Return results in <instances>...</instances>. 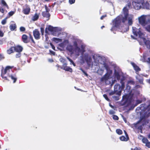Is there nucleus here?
Segmentation results:
<instances>
[{
    "label": "nucleus",
    "instance_id": "f257e3e1",
    "mask_svg": "<svg viewBox=\"0 0 150 150\" xmlns=\"http://www.w3.org/2000/svg\"><path fill=\"white\" fill-rule=\"evenodd\" d=\"M131 6V3L130 2H129L122 9V13L124 16H122V15H120L114 20L113 21V25L116 28H119L121 24V22L124 23L127 20L128 17L129 15V9L127 7L129 8Z\"/></svg>",
    "mask_w": 150,
    "mask_h": 150
},
{
    "label": "nucleus",
    "instance_id": "f03ea898",
    "mask_svg": "<svg viewBox=\"0 0 150 150\" xmlns=\"http://www.w3.org/2000/svg\"><path fill=\"white\" fill-rule=\"evenodd\" d=\"M146 110H144V112H143V113H141L140 120L137 123L133 124L132 127H134L135 129H137L139 126L138 125L141 122L142 124V125H146L149 123V120L148 119V118L150 115L149 110L148 111Z\"/></svg>",
    "mask_w": 150,
    "mask_h": 150
},
{
    "label": "nucleus",
    "instance_id": "7ed1b4c3",
    "mask_svg": "<svg viewBox=\"0 0 150 150\" xmlns=\"http://www.w3.org/2000/svg\"><path fill=\"white\" fill-rule=\"evenodd\" d=\"M21 40L22 41L25 43H28L30 42V40L31 42L34 44H35V42L33 40V37L31 34H29V38L28 36L25 34L23 35L21 37Z\"/></svg>",
    "mask_w": 150,
    "mask_h": 150
},
{
    "label": "nucleus",
    "instance_id": "20e7f679",
    "mask_svg": "<svg viewBox=\"0 0 150 150\" xmlns=\"http://www.w3.org/2000/svg\"><path fill=\"white\" fill-rule=\"evenodd\" d=\"M132 28L133 33L134 35L137 37L138 36L139 38H141L144 39V35L141 31V28L138 29L135 27H133Z\"/></svg>",
    "mask_w": 150,
    "mask_h": 150
},
{
    "label": "nucleus",
    "instance_id": "39448f33",
    "mask_svg": "<svg viewBox=\"0 0 150 150\" xmlns=\"http://www.w3.org/2000/svg\"><path fill=\"white\" fill-rule=\"evenodd\" d=\"M67 63H65L64 64H63L62 66H61L58 64H57L56 67L59 68H60L61 69H62L66 71H69L70 72H72L73 71L72 69L70 68V67L67 66Z\"/></svg>",
    "mask_w": 150,
    "mask_h": 150
},
{
    "label": "nucleus",
    "instance_id": "423d86ee",
    "mask_svg": "<svg viewBox=\"0 0 150 150\" xmlns=\"http://www.w3.org/2000/svg\"><path fill=\"white\" fill-rule=\"evenodd\" d=\"M109 77L110 75L108 74V73H106L101 78L100 81L102 82H105V83L107 85L109 84L110 83V81L109 80Z\"/></svg>",
    "mask_w": 150,
    "mask_h": 150
},
{
    "label": "nucleus",
    "instance_id": "0eeeda50",
    "mask_svg": "<svg viewBox=\"0 0 150 150\" xmlns=\"http://www.w3.org/2000/svg\"><path fill=\"white\" fill-rule=\"evenodd\" d=\"M148 20L146 21V17L144 15L142 16L139 18V23L142 26H145L146 25L148 22Z\"/></svg>",
    "mask_w": 150,
    "mask_h": 150
},
{
    "label": "nucleus",
    "instance_id": "6e6552de",
    "mask_svg": "<svg viewBox=\"0 0 150 150\" xmlns=\"http://www.w3.org/2000/svg\"><path fill=\"white\" fill-rule=\"evenodd\" d=\"M123 100H125L124 104L127 105H130L132 103V98H129L127 96H123L122 97Z\"/></svg>",
    "mask_w": 150,
    "mask_h": 150
},
{
    "label": "nucleus",
    "instance_id": "1a4fd4ad",
    "mask_svg": "<svg viewBox=\"0 0 150 150\" xmlns=\"http://www.w3.org/2000/svg\"><path fill=\"white\" fill-rule=\"evenodd\" d=\"M33 34L35 38L37 40H39L40 38V34L38 29H35L33 31Z\"/></svg>",
    "mask_w": 150,
    "mask_h": 150
},
{
    "label": "nucleus",
    "instance_id": "9d476101",
    "mask_svg": "<svg viewBox=\"0 0 150 150\" xmlns=\"http://www.w3.org/2000/svg\"><path fill=\"white\" fill-rule=\"evenodd\" d=\"M13 66H8L5 67V69L3 70H2L1 71V75L2 76V77L3 78H4L6 79H7V78L6 77H4L3 76L6 74V73L7 72L8 70L11 69L12 68H13Z\"/></svg>",
    "mask_w": 150,
    "mask_h": 150
},
{
    "label": "nucleus",
    "instance_id": "9b49d317",
    "mask_svg": "<svg viewBox=\"0 0 150 150\" xmlns=\"http://www.w3.org/2000/svg\"><path fill=\"white\" fill-rule=\"evenodd\" d=\"M81 49L78 46L74 48L76 51L80 52L81 54H82L85 52V47L83 45H81Z\"/></svg>",
    "mask_w": 150,
    "mask_h": 150
},
{
    "label": "nucleus",
    "instance_id": "f8f14e48",
    "mask_svg": "<svg viewBox=\"0 0 150 150\" xmlns=\"http://www.w3.org/2000/svg\"><path fill=\"white\" fill-rule=\"evenodd\" d=\"M138 2H135L133 4L134 8L136 10H139L141 8L142 0H139Z\"/></svg>",
    "mask_w": 150,
    "mask_h": 150
},
{
    "label": "nucleus",
    "instance_id": "ddd939ff",
    "mask_svg": "<svg viewBox=\"0 0 150 150\" xmlns=\"http://www.w3.org/2000/svg\"><path fill=\"white\" fill-rule=\"evenodd\" d=\"M47 7L46 6L45 9L46 11L42 12V15L44 17L48 18L47 20H48L50 19V15L49 13V11L47 10Z\"/></svg>",
    "mask_w": 150,
    "mask_h": 150
},
{
    "label": "nucleus",
    "instance_id": "4468645a",
    "mask_svg": "<svg viewBox=\"0 0 150 150\" xmlns=\"http://www.w3.org/2000/svg\"><path fill=\"white\" fill-rule=\"evenodd\" d=\"M30 11V7L26 5L25 8H23L22 10V12L25 15H28L29 14Z\"/></svg>",
    "mask_w": 150,
    "mask_h": 150
},
{
    "label": "nucleus",
    "instance_id": "2eb2a0df",
    "mask_svg": "<svg viewBox=\"0 0 150 150\" xmlns=\"http://www.w3.org/2000/svg\"><path fill=\"white\" fill-rule=\"evenodd\" d=\"M23 50V47L19 45H17L14 46V50L16 52H21Z\"/></svg>",
    "mask_w": 150,
    "mask_h": 150
},
{
    "label": "nucleus",
    "instance_id": "dca6fc26",
    "mask_svg": "<svg viewBox=\"0 0 150 150\" xmlns=\"http://www.w3.org/2000/svg\"><path fill=\"white\" fill-rule=\"evenodd\" d=\"M122 91L120 90L118 91L116 93V94L117 96H113L112 98L115 100H118L120 99V96H121Z\"/></svg>",
    "mask_w": 150,
    "mask_h": 150
},
{
    "label": "nucleus",
    "instance_id": "f3484780",
    "mask_svg": "<svg viewBox=\"0 0 150 150\" xmlns=\"http://www.w3.org/2000/svg\"><path fill=\"white\" fill-rule=\"evenodd\" d=\"M142 7L143 8H146L147 9H149L150 5L147 2H142Z\"/></svg>",
    "mask_w": 150,
    "mask_h": 150
},
{
    "label": "nucleus",
    "instance_id": "a211bd4d",
    "mask_svg": "<svg viewBox=\"0 0 150 150\" xmlns=\"http://www.w3.org/2000/svg\"><path fill=\"white\" fill-rule=\"evenodd\" d=\"M145 30L150 33V20H148V22L145 26H143Z\"/></svg>",
    "mask_w": 150,
    "mask_h": 150
},
{
    "label": "nucleus",
    "instance_id": "6ab92c4d",
    "mask_svg": "<svg viewBox=\"0 0 150 150\" xmlns=\"http://www.w3.org/2000/svg\"><path fill=\"white\" fill-rule=\"evenodd\" d=\"M131 64L136 71H139L141 70V69L135 63L132 62Z\"/></svg>",
    "mask_w": 150,
    "mask_h": 150
},
{
    "label": "nucleus",
    "instance_id": "aec40b11",
    "mask_svg": "<svg viewBox=\"0 0 150 150\" xmlns=\"http://www.w3.org/2000/svg\"><path fill=\"white\" fill-rule=\"evenodd\" d=\"M103 65L108 72H109L110 74L112 73V71L110 69V67L107 64L105 63L103 64Z\"/></svg>",
    "mask_w": 150,
    "mask_h": 150
},
{
    "label": "nucleus",
    "instance_id": "412c9836",
    "mask_svg": "<svg viewBox=\"0 0 150 150\" xmlns=\"http://www.w3.org/2000/svg\"><path fill=\"white\" fill-rule=\"evenodd\" d=\"M81 57L82 60L83 61H86V60L89 57L88 54H81Z\"/></svg>",
    "mask_w": 150,
    "mask_h": 150
},
{
    "label": "nucleus",
    "instance_id": "4be33fe9",
    "mask_svg": "<svg viewBox=\"0 0 150 150\" xmlns=\"http://www.w3.org/2000/svg\"><path fill=\"white\" fill-rule=\"evenodd\" d=\"M14 46H12L7 50V53L8 54H10L14 52Z\"/></svg>",
    "mask_w": 150,
    "mask_h": 150
},
{
    "label": "nucleus",
    "instance_id": "5701e85b",
    "mask_svg": "<svg viewBox=\"0 0 150 150\" xmlns=\"http://www.w3.org/2000/svg\"><path fill=\"white\" fill-rule=\"evenodd\" d=\"M114 76L117 79L118 81L119 80L120 78V75L119 72L117 71L116 70H115L114 72Z\"/></svg>",
    "mask_w": 150,
    "mask_h": 150
},
{
    "label": "nucleus",
    "instance_id": "b1692460",
    "mask_svg": "<svg viewBox=\"0 0 150 150\" xmlns=\"http://www.w3.org/2000/svg\"><path fill=\"white\" fill-rule=\"evenodd\" d=\"M145 44L150 52V40H146L145 42Z\"/></svg>",
    "mask_w": 150,
    "mask_h": 150
},
{
    "label": "nucleus",
    "instance_id": "393cba45",
    "mask_svg": "<svg viewBox=\"0 0 150 150\" xmlns=\"http://www.w3.org/2000/svg\"><path fill=\"white\" fill-rule=\"evenodd\" d=\"M120 88V86L119 84L115 85L114 86V90L117 92L118 91Z\"/></svg>",
    "mask_w": 150,
    "mask_h": 150
},
{
    "label": "nucleus",
    "instance_id": "a878e982",
    "mask_svg": "<svg viewBox=\"0 0 150 150\" xmlns=\"http://www.w3.org/2000/svg\"><path fill=\"white\" fill-rule=\"evenodd\" d=\"M66 49L69 52H72L73 50V46L70 45H67Z\"/></svg>",
    "mask_w": 150,
    "mask_h": 150
},
{
    "label": "nucleus",
    "instance_id": "bb28decb",
    "mask_svg": "<svg viewBox=\"0 0 150 150\" xmlns=\"http://www.w3.org/2000/svg\"><path fill=\"white\" fill-rule=\"evenodd\" d=\"M9 28L11 31H13L16 28V26L15 24H12L10 25Z\"/></svg>",
    "mask_w": 150,
    "mask_h": 150
},
{
    "label": "nucleus",
    "instance_id": "cd10ccee",
    "mask_svg": "<svg viewBox=\"0 0 150 150\" xmlns=\"http://www.w3.org/2000/svg\"><path fill=\"white\" fill-rule=\"evenodd\" d=\"M88 65V66H90L91 65V63L92 62V59L91 57H89V58L85 61Z\"/></svg>",
    "mask_w": 150,
    "mask_h": 150
},
{
    "label": "nucleus",
    "instance_id": "c85d7f7f",
    "mask_svg": "<svg viewBox=\"0 0 150 150\" xmlns=\"http://www.w3.org/2000/svg\"><path fill=\"white\" fill-rule=\"evenodd\" d=\"M120 139L122 141H127L129 139V138H128L127 137H125L124 136H122L120 137Z\"/></svg>",
    "mask_w": 150,
    "mask_h": 150
},
{
    "label": "nucleus",
    "instance_id": "c756f323",
    "mask_svg": "<svg viewBox=\"0 0 150 150\" xmlns=\"http://www.w3.org/2000/svg\"><path fill=\"white\" fill-rule=\"evenodd\" d=\"M52 39L56 43H58L59 42H61L62 40L61 39L56 38H53Z\"/></svg>",
    "mask_w": 150,
    "mask_h": 150
},
{
    "label": "nucleus",
    "instance_id": "7c9ffc66",
    "mask_svg": "<svg viewBox=\"0 0 150 150\" xmlns=\"http://www.w3.org/2000/svg\"><path fill=\"white\" fill-rule=\"evenodd\" d=\"M1 3L3 6H5L7 8H8V5L7 4L4 0H1Z\"/></svg>",
    "mask_w": 150,
    "mask_h": 150
},
{
    "label": "nucleus",
    "instance_id": "2f4dec72",
    "mask_svg": "<svg viewBox=\"0 0 150 150\" xmlns=\"http://www.w3.org/2000/svg\"><path fill=\"white\" fill-rule=\"evenodd\" d=\"M48 30L51 32H53L54 31L55 28L51 25H49L48 27Z\"/></svg>",
    "mask_w": 150,
    "mask_h": 150
},
{
    "label": "nucleus",
    "instance_id": "473e14b6",
    "mask_svg": "<svg viewBox=\"0 0 150 150\" xmlns=\"http://www.w3.org/2000/svg\"><path fill=\"white\" fill-rule=\"evenodd\" d=\"M39 18V16L37 13L35 14V15L33 17V20L34 21H35L37 20Z\"/></svg>",
    "mask_w": 150,
    "mask_h": 150
},
{
    "label": "nucleus",
    "instance_id": "72a5a7b5",
    "mask_svg": "<svg viewBox=\"0 0 150 150\" xmlns=\"http://www.w3.org/2000/svg\"><path fill=\"white\" fill-rule=\"evenodd\" d=\"M128 18V24L130 25H131L132 24V18L131 17H128L127 19Z\"/></svg>",
    "mask_w": 150,
    "mask_h": 150
},
{
    "label": "nucleus",
    "instance_id": "f704fd0d",
    "mask_svg": "<svg viewBox=\"0 0 150 150\" xmlns=\"http://www.w3.org/2000/svg\"><path fill=\"white\" fill-rule=\"evenodd\" d=\"M9 77H11V79L13 80V83H15L16 82L17 78L16 76H14L12 75H11L9 76Z\"/></svg>",
    "mask_w": 150,
    "mask_h": 150
},
{
    "label": "nucleus",
    "instance_id": "c9c22d12",
    "mask_svg": "<svg viewBox=\"0 0 150 150\" xmlns=\"http://www.w3.org/2000/svg\"><path fill=\"white\" fill-rule=\"evenodd\" d=\"M67 59L69 60L71 62L70 64H72L74 66H76V64L70 58L68 57H67Z\"/></svg>",
    "mask_w": 150,
    "mask_h": 150
},
{
    "label": "nucleus",
    "instance_id": "e433bc0d",
    "mask_svg": "<svg viewBox=\"0 0 150 150\" xmlns=\"http://www.w3.org/2000/svg\"><path fill=\"white\" fill-rule=\"evenodd\" d=\"M59 60L61 62L63 63V64H64L65 63H67L66 62V59L63 58H60L59 59Z\"/></svg>",
    "mask_w": 150,
    "mask_h": 150
},
{
    "label": "nucleus",
    "instance_id": "4c0bfd02",
    "mask_svg": "<svg viewBox=\"0 0 150 150\" xmlns=\"http://www.w3.org/2000/svg\"><path fill=\"white\" fill-rule=\"evenodd\" d=\"M116 133L119 135H121L122 133V131L120 129H117L116 130Z\"/></svg>",
    "mask_w": 150,
    "mask_h": 150
},
{
    "label": "nucleus",
    "instance_id": "58836bf2",
    "mask_svg": "<svg viewBox=\"0 0 150 150\" xmlns=\"http://www.w3.org/2000/svg\"><path fill=\"white\" fill-rule=\"evenodd\" d=\"M145 105L144 104H141L140 105V106L139 107H138L137 108H138L139 109H140L141 110H143L144 108Z\"/></svg>",
    "mask_w": 150,
    "mask_h": 150
},
{
    "label": "nucleus",
    "instance_id": "ea45409f",
    "mask_svg": "<svg viewBox=\"0 0 150 150\" xmlns=\"http://www.w3.org/2000/svg\"><path fill=\"white\" fill-rule=\"evenodd\" d=\"M142 141L143 143L146 144L149 142L148 139L146 138H143L142 139Z\"/></svg>",
    "mask_w": 150,
    "mask_h": 150
},
{
    "label": "nucleus",
    "instance_id": "a19ab883",
    "mask_svg": "<svg viewBox=\"0 0 150 150\" xmlns=\"http://www.w3.org/2000/svg\"><path fill=\"white\" fill-rule=\"evenodd\" d=\"M137 79L139 81V82L140 84H143V82L144 79L142 77L140 79Z\"/></svg>",
    "mask_w": 150,
    "mask_h": 150
},
{
    "label": "nucleus",
    "instance_id": "79ce46f5",
    "mask_svg": "<svg viewBox=\"0 0 150 150\" xmlns=\"http://www.w3.org/2000/svg\"><path fill=\"white\" fill-rule=\"evenodd\" d=\"M128 84L133 85L135 84V82L133 80H129L128 81Z\"/></svg>",
    "mask_w": 150,
    "mask_h": 150
},
{
    "label": "nucleus",
    "instance_id": "37998d69",
    "mask_svg": "<svg viewBox=\"0 0 150 150\" xmlns=\"http://www.w3.org/2000/svg\"><path fill=\"white\" fill-rule=\"evenodd\" d=\"M7 18H6L1 21V23L2 25H5L6 23Z\"/></svg>",
    "mask_w": 150,
    "mask_h": 150
},
{
    "label": "nucleus",
    "instance_id": "c03bdc74",
    "mask_svg": "<svg viewBox=\"0 0 150 150\" xmlns=\"http://www.w3.org/2000/svg\"><path fill=\"white\" fill-rule=\"evenodd\" d=\"M80 70H81L83 72V73L86 76H88V74H87V73L85 71L82 69V68H80Z\"/></svg>",
    "mask_w": 150,
    "mask_h": 150
},
{
    "label": "nucleus",
    "instance_id": "a18cd8bd",
    "mask_svg": "<svg viewBox=\"0 0 150 150\" xmlns=\"http://www.w3.org/2000/svg\"><path fill=\"white\" fill-rule=\"evenodd\" d=\"M20 30L21 32H24L25 30V28L24 27L21 26L20 27Z\"/></svg>",
    "mask_w": 150,
    "mask_h": 150
},
{
    "label": "nucleus",
    "instance_id": "49530a36",
    "mask_svg": "<svg viewBox=\"0 0 150 150\" xmlns=\"http://www.w3.org/2000/svg\"><path fill=\"white\" fill-rule=\"evenodd\" d=\"M5 57L3 54H0V60L4 59Z\"/></svg>",
    "mask_w": 150,
    "mask_h": 150
},
{
    "label": "nucleus",
    "instance_id": "de8ad7c7",
    "mask_svg": "<svg viewBox=\"0 0 150 150\" xmlns=\"http://www.w3.org/2000/svg\"><path fill=\"white\" fill-rule=\"evenodd\" d=\"M103 96L104 98L107 101H109L110 100L108 98L106 94H104L103 95Z\"/></svg>",
    "mask_w": 150,
    "mask_h": 150
},
{
    "label": "nucleus",
    "instance_id": "09e8293b",
    "mask_svg": "<svg viewBox=\"0 0 150 150\" xmlns=\"http://www.w3.org/2000/svg\"><path fill=\"white\" fill-rule=\"evenodd\" d=\"M40 29L41 35H43L44 34V28L42 27H41Z\"/></svg>",
    "mask_w": 150,
    "mask_h": 150
},
{
    "label": "nucleus",
    "instance_id": "8fccbe9b",
    "mask_svg": "<svg viewBox=\"0 0 150 150\" xmlns=\"http://www.w3.org/2000/svg\"><path fill=\"white\" fill-rule=\"evenodd\" d=\"M143 126V125H142H142H140L138 127H137V129L139 130H140L141 131H142V129H143V127H142Z\"/></svg>",
    "mask_w": 150,
    "mask_h": 150
},
{
    "label": "nucleus",
    "instance_id": "3c124183",
    "mask_svg": "<svg viewBox=\"0 0 150 150\" xmlns=\"http://www.w3.org/2000/svg\"><path fill=\"white\" fill-rule=\"evenodd\" d=\"M117 92L116 91H115V90H114V91H112L109 93V95L110 96H112V95H114L115 94H116Z\"/></svg>",
    "mask_w": 150,
    "mask_h": 150
},
{
    "label": "nucleus",
    "instance_id": "603ef678",
    "mask_svg": "<svg viewBox=\"0 0 150 150\" xmlns=\"http://www.w3.org/2000/svg\"><path fill=\"white\" fill-rule=\"evenodd\" d=\"M113 118L114 120H118L119 119L118 117L116 115H113Z\"/></svg>",
    "mask_w": 150,
    "mask_h": 150
},
{
    "label": "nucleus",
    "instance_id": "864d4df0",
    "mask_svg": "<svg viewBox=\"0 0 150 150\" xmlns=\"http://www.w3.org/2000/svg\"><path fill=\"white\" fill-rule=\"evenodd\" d=\"M73 45L74 48L78 46L77 42L76 41L74 42Z\"/></svg>",
    "mask_w": 150,
    "mask_h": 150
},
{
    "label": "nucleus",
    "instance_id": "5fc2aeb1",
    "mask_svg": "<svg viewBox=\"0 0 150 150\" xmlns=\"http://www.w3.org/2000/svg\"><path fill=\"white\" fill-rule=\"evenodd\" d=\"M21 52H18V53L16 54V58H18L21 57Z\"/></svg>",
    "mask_w": 150,
    "mask_h": 150
},
{
    "label": "nucleus",
    "instance_id": "6e6d98bb",
    "mask_svg": "<svg viewBox=\"0 0 150 150\" xmlns=\"http://www.w3.org/2000/svg\"><path fill=\"white\" fill-rule=\"evenodd\" d=\"M109 113L110 115H113L115 113V112L114 110H110L109 111Z\"/></svg>",
    "mask_w": 150,
    "mask_h": 150
},
{
    "label": "nucleus",
    "instance_id": "4d7b16f0",
    "mask_svg": "<svg viewBox=\"0 0 150 150\" xmlns=\"http://www.w3.org/2000/svg\"><path fill=\"white\" fill-rule=\"evenodd\" d=\"M14 12L13 11H11L8 13L9 15L11 16L13 15L14 14Z\"/></svg>",
    "mask_w": 150,
    "mask_h": 150
},
{
    "label": "nucleus",
    "instance_id": "13d9d810",
    "mask_svg": "<svg viewBox=\"0 0 150 150\" xmlns=\"http://www.w3.org/2000/svg\"><path fill=\"white\" fill-rule=\"evenodd\" d=\"M50 45H51V46L52 49L54 50H55V47H54V45L51 42H50Z\"/></svg>",
    "mask_w": 150,
    "mask_h": 150
},
{
    "label": "nucleus",
    "instance_id": "bf43d9fd",
    "mask_svg": "<svg viewBox=\"0 0 150 150\" xmlns=\"http://www.w3.org/2000/svg\"><path fill=\"white\" fill-rule=\"evenodd\" d=\"M146 145L149 148H150V142H148L146 144Z\"/></svg>",
    "mask_w": 150,
    "mask_h": 150
},
{
    "label": "nucleus",
    "instance_id": "052dcab7",
    "mask_svg": "<svg viewBox=\"0 0 150 150\" xmlns=\"http://www.w3.org/2000/svg\"><path fill=\"white\" fill-rule=\"evenodd\" d=\"M75 2V0H69V3L71 4L74 3Z\"/></svg>",
    "mask_w": 150,
    "mask_h": 150
},
{
    "label": "nucleus",
    "instance_id": "680f3d73",
    "mask_svg": "<svg viewBox=\"0 0 150 150\" xmlns=\"http://www.w3.org/2000/svg\"><path fill=\"white\" fill-rule=\"evenodd\" d=\"M4 35V33L3 32L0 30V37H2Z\"/></svg>",
    "mask_w": 150,
    "mask_h": 150
},
{
    "label": "nucleus",
    "instance_id": "e2e57ef3",
    "mask_svg": "<svg viewBox=\"0 0 150 150\" xmlns=\"http://www.w3.org/2000/svg\"><path fill=\"white\" fill-rule=\"evenodd\" d=\"M115 28H116V27L114 25V26H112L110 30H111V31H113L114 30H115Z\"/></svg>",
    "mask_w": 150,
    "mask_h": 150
},
{
    "label": "nucleus",
    "instance_id": "0e129e2a",
    "mask_svg": "<svg viewBox=\"0 0 150 150\" xmlns=\"http://www.w3.org/2000/svg\"><path fill=\"white\" fill-rule=\"evenodd\" d=\"M125 87V83L121 84V88L123 89Z\"/></svg>",
    "mask_w": 150,
    "mask_h": 150
},
{
    "label": "nucleus",
    "instance_id": "69168bd1",
    "mask_svg": "<svg viewBox=\"0 0 150 150\" xmlns=\"http://www.w3.org/2000/svg\"><path fill=\"white\" fill-rule=\"evenodd\" d=\"M106 16H107L106 15H105L102 16L101 17L100 19L101 20H103L105 17H106Z\"/></svg>",
    "mask_w": 150,
    "mask_h": 150
},
{
    "label": "nucleus",
    "instance_id": "338daca9",
    "mask_svg": "<svg viewBox=\"0 0 150 150\" xmlns=\"http://www.w3.org/2000/svg\"><path fill=\"white\" fill-rule=\"evenodd\" d=\"M124 79H122L120 81V83L121 84H122V83H124Z\"/></svg>",
    "mask_w": 150,
    "mask_h": 150
},
{
    "label": "nucleus",
    "instance_id": "774afa93",
    "mask_svg": "<svg viewBox=\"0 0 150 150\" xmlns=\"http://www.w3.org/2000/svg\"><path fill=\"white\" fill-rule=\"evenodd\" d=\"M133 150H140V149L137 148V147H135Z\"/></svg>",
    "mask_w": 150,
    "mask_h": 150
}]
</instances>
